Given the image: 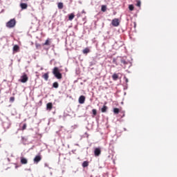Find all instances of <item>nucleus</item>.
Returning <instances> with one entry per match:
<instances>
[{
	"label": "nucleus",
	"mask_w": 177,
	"mask_h": 177,
	"mask_svg": "<svg viewBox=\"0 0 177 177\" xmlns=\"http://www.w3.org/2000/svg\"><path fill=\"white\" fill-rule=\"evenodd\" d=\"M41 160H42V157L41 156V155H37L35 157V158L33 159V161L35 164H38V162H39Z\"/></svg>",
	"instance_id": "nucleus-6"
},
{
	"label": "nucleus",
	"mask_w": 177,
	"mask_h": 177,
	"mask_svg": "<svg viewBox=\"0 0 177 177\" xmlns=\"http://www.w3.org/2000/svg\"><path fill=\"white\" fill-rule=\"evenodd\" d=\"M28 81V76L26 73H23V75L21 76V79L19 80V82L22 84H26Z\"/></svg>",
	"instance_id": "nucleus-3"
},
{
	"label": "nucleus",
	"mask_w": 177,
	"mask_h": 177,
	"mask_svg": "<svg viewBox=\"0 0 177 177\" xmlns=\"http://www.w3.org/2000/svg\"><path fill=\"white\" fill-rule=\"evenodd\" d=\"M113 63H115V64H116V66H118V64H117V62H115V59H113Z\"/></svg>",
	"instance_id": "nucleus-30"
},
{
	"label": "nucleus",
	"mask_w": 177,
	"mask_h": 177,
	"mask_svg": "<svg viewBox=\"0 0 177 177\" xmlns=\"http://www.w3.org/2000/svg\"><path fill=\"white\" fill-rule=\"evenodd\" d=\"M27 128V124H24L22 127V131H24Z\"/></svg>",
	"instance_id": "nucleus-29"
},
{
	"label": "nucleus",
	"mask_w": 177,
	"mask_h": 177,
	"mask_svg": "<svg viewBox=\"0 0 177 177\" xmlns=\"http://www.w3.org/2000/svg\"><path fill=\"white\" fill-rule=\"evenodd\" d=\"M137 3H136V6H138V8H140V5H141V2L140 0H137L136 1Z\"/></svg>",
	"instance_id": "nucleus-25"
},
{
	"label": "nucleus",
	"mask_w": 177,
	"mask_h": 177,
	"mask_svg": "<svg viewBox=\"0 0 177 177\" xmlns=\"http://www.w3.org/2000/svg\"><path fill=\"white\" fill-rule=\"evenodd\" d=\"M112 80L113 81H117V80H118V74L113 73V75H112Z\"/></svg>",
	"instance_id": "nucleus-14"
},
{
	"label": "nucleus",
	"mask_w": 177,
	"mask_h": 177,
	"mask_svg": "<svg viewBox=\"0 0 177 177\" xmlns=\"http://www.w3.org/2000/svg\"><path fill=\"white\" fill-rule=\"evenodd\" d=\"M58 9H63V3H58Z\"/></svg>",
	"instance_id": "nucleus-23"
},
{
	"label": "nucleus",
	"mask_w": 177,
	"mask_h": 177,
	"mask_svg": "<svg viewBox=\"0 0 177 177\" xmlns=\"http://www.w3.org/2000/svg\"><path fill=\"white\" fill-rule=\"evenodd\" d=\"M16 26V19H12L8 22L6 23V27L8 28H13Z\"/></svg>",
	"instance_id": "nucleus-2"
},
{
	"label": "nucleus",
	"mask_w": 177,
	"mask_h": 177,
	"mask_svg": "<svg viewBox=\"0 0 177 177\" xmlns=\"http://www.w3.org/2000/svg\"><path fill=\"white\" fill-rule=\"evenodd\" d=\"M10 102H11V103H13V102H15V97H10Z\"/></svg>",
	"instance_id": "nucleus-28"
},
{
	"label": "nucleus",
	"mask_w": 177,
	"mask_h": 177,
	"mask_svg": "<svg viewBox=\"0 0 177 177\" xmlns=\"http://www.w3.org/2000/svg\"><path fill=\"white\" fill-rule=\"evenodd\" d=\"M20 8L22 9V10H24V9H27V8H28V5H27L26 3H21Z\"/></svg>",
	"instance_id": "nucleus-8"
},
{
	"label": "nucleus",
	"mask_w": 177,
	"mask_h": 177,
	"mask_svg": "<svg viewBox=\"0 0 177 177\" xmlns=\"http://www.w3.org/2000/svg\"><path fill=\"white\" fill-rule=\"evenodd\" d=\"M102 154V150H100V148H95L94 150V155L95 157H99Z\"/></svg>",
	"instance_id": "nucleus-5"
},
{
	"label": "nucleus",
	"mask_w": 177,
	"mask_h": 177,
	"mask_svg": "<svg viewBox=\"0 0 177 177\" xmlns=\"http://www.w3.org/2000/svg\"><path fill=\"white\" fill-rule=\"evenodd\" d=\"M53 88H59V83H58L57 82H55L53 84Z\"/></svg>",
	"instance_id": "nucleus-20"
},
{
	"label": "nucleus",
	"mask_w": 177,
	"mask_h": 177,
	"mask_svg": "<svg viewBox=\"0 0 177 177\" xmlns=\"http://www.w3.org/2000/svg\"><path fill=\"white\" fill-rule=\"evenodd\" d=\"M43 46H50V39H47L44 44H42Z\"/></svg>",
	"instance_id": "nucleus-11"
},
{
	"label": "nucleus",
	"mask_w": 177,
	"mask_h": 177,
	"mask_svg": "<svg viewBox=\"0 0 177 177\" xmlns=\"http://www.w3.org/2000/svg\"><path fill=\"white\" fill-rule=\"evenodd\" d=\"M35 46L37 49H41V44H40L36 43Z\"/></svg>",
	"instance_id": "nucleus-26"
},
{
	"label": "nucleus",
	"mask_w": 177,
	"mask_h": 177,
	"mask_svg": "<svg viewBox=\"0 0 177 177\" xmlns=\"http://www.w3.org/2000/svg\"><path fill=\"white\" fill-rule=\"evenodd\" d=\"M89 52H91V50H89V48H86L83 50V53L84 55H86L87 53H89Z\"/></svg>",
	"instance_id": "nucleus-19"
},
{
	"label": "nucleus",
	"mask_w": 177,
	"mask_h": 177,
	"mask_svg": "<svg viewBox=\"0 0 177 177\" xmlns=\"http://www.w3.org/2000/svg\"><path fill=\"white\" fill-rule=\"evenodd\" d=\"M79 103L80 104H84L85 103V96L81 95L79 97Z\"/></svg>",
	"instance_id": "nucleus-7"
},
{
	"label": "nucleus",
	"mask_w": 177,
	"mask_h": 177,
	"mask_svg": "<svg viewBox=\"0 0 177 177\" xmlns=\"http://www.w3.org/2000/svg\"><path fill=\"white\" fill-rule=\"evenodd\" d=\"M27 162H28V160H27V158H21V163L22 164H27Z\"/></svg>",
	"instance_id": "nucleus-16"
},
{
	"label": "nucleus",
	"mask_w": 177,
	"mask_h": 177,
	"mask_svg": "<svg viewBox=\"0 0 177 177\" xmlns=\"http://www.w3.org/2000/svg\"><path fill=\"white\" fill-rule=\"evenodd\" d=\"M129 10H131V11L133 10V9H134L133 5H129Z\"/></svg>",
	"instance_id": "nucleus-27"
},
{
	"label": "nucleus",
	"mask_w": 177,
	"mask_h": 177,
	"mask_svg": "<svg viewBox=\"0 0 177 177\" xmlns=\"http://www.w3.org/2000/svg\"><path fill=\"white\" fill-rule=\"evenodd\" d=\"M53 74L55 75V78H57V80H62V75L59 71V68L55 67L53 69Z\"/></svg>",
	"instance_id": "nucleus-1"
},
{
	"label": "nucleus",
	"mask_w": 177,
	"mask_h": 177,
	"mask_svg": "<svg viewBox=\"0 0 177 177\" xmlns=\"http://www.w3.org/2000/svg\"><path fill=\"white\" fill-rule=\"evenodd\" d=\"M106 10H107V8L106 7V6H102V8H101L102 12H106Z\"/></svg>",
	"instance_id": "nucleus-24"
},
{
	"label": "nucleus",
	"mask_w": 177,
	"mask_h": 177,
	"mask_svg": "<svg viewBox=\"0 0 177 177\" xmlns=\"http://www.w3.org/2000/svg\"><path fill=\"white\" fill-rule=\"evenodd\" d=\"M92 113H93V117H95V115H97V111L96 109H93Z\"/></svg>",
	"instance_id": "nucleus-22"
},
{
	"label": "nucleus",
	"mask_w": 177,
	"mask_h": 177,
	"mask_svg": "<svg viewBox=\"0 0 177 177\" xmlns=\"http://www.w3.org/2000/svg\"><path fill=\"white\" fill-rule=\"evenodd\" d=\"M88 165H89V162L88 161H84L82 163L83 168H86V167H88Z\"/></svg>",
	"instance_id": "nucleus-17"
},
{
	"label": "nucleus",
	"mask_w": 177,
	"mask_h": 177,
	"mask_svg": "<svg viewBox=\"0 0 177 177\" xmlns=\"http://www.w3.org/2000/svg\"><path fill=\"white\" fill-rule=\"evenodd\" d=\"M12 50H13L14 53H17V52H19V50H20V47L17 45H15L13 46Z\"/></svg>",
	"instance_id": "nucleus-9"
},
{
	"label": "nucleus",
	"mask_w": 177,
	"mask_h": 177,
	"mask_svg": "<svg viewBox=\"0 0 177 177\" xmlns=\"http://www.w3.org/2000/svg\"><path fill=\"white\" fill-rule=\"evenodd\" d=\"M74 17H75V15L73 13H71L68 16V20H70L71 21V20H73L74 19Z\"/></svg>",
	"instance_id": "nucleus-18"
},
{
	"label": "nucleus",
	"mask_w": 177,
	"mask_h": 177,
	"mask_svg": "<svg viewBox=\"0 0 177 177\" xmlns=\"http://www.w3.org/2000/svg\"><path fill=\"white\" fill-rule=\"evenodd\" d=\"M42 78L45 80V81H48L49 80V73H46L42 75Z\"/></svg>",
	"instance_id": "nucleus-12"
},
{
	"label": "nucleus",
	"mask_w": 177,
	"mask_h": 177,
	"mask_svg": "<svg viewBox=\"0 0 177 177\" xmlns=\"http://www.w3.org/2000/svg\"><path fill=\"white\" fill-rule=\"evenodd\" d=\"M52 109H53V104H52V102H48L46 104V109L49 110V111H50V110H52Z\"/></svg>",
	"instance_id": "nucleus-10"
},
{
	"label": "nucleus",
	"mask_w": 177,
	"mask_h": 177,
	"mask_svg": "<svg viewBox=\"0 0 177 177\" xmlns=\"http://www.w3.org/2000/svg\"><path fill=\"white\" fill-rule=\"evenodd\" d=\"M120 63H122V64H124V68H127V65L129 64V63L127 61H125V59H121L120 60Z\"/></svg>",
	"instance_id": "nucleus-13"
},
{
	"label": "nucleus",
	"mask_w": 177,
	"mask_h": 177,
	"mask_svg": "<svg viewBox=\"0 0 177 177\" xmlns=\"http://www.w3.org/2000/svg\"><path fill=\"white\" fill-rule=\"evenodd\" d=\"M111 24L113 27H118L120 26V19L115 18L112 20Z\"/></svg>",
	"instance_id": "nucleus-4"
},
{
	"label": "nucleus",
	"mask_w": 177,
	"mask_h": 177,
	"mask_svg": "<svg viewBox=\"0 0 177 177\" xmlns=\"http://www.w3.org/2000/svg\"><path fill=\"white\" fill-rule=\"evenodd\" d=\"M126 82H128V79H126Z\"/></svg>",
	"instance_id": "nucleus-31"
},
{
	"label": "nucleus",
	"mask_w": 177,
	"mask_h": 177,
	"mask_svg": "<svg viewBox=\"0 0 177 177\" xmlns=\"http://www.w3.org/2000/svg\"><path fill=\"white\" fill-rule=\"evenodd\" d=\"M107 109H108L107 106L104 105V106L102 107V109H101L102 113H106V112H107Z\"/></svg>",
	"instance_id": "nucleus-15"
},
{
	"label": "nucleus",
	"mask_w": 177,
	"mask_h": 177,
	"mask_svg": "<svg viewBox=\"0 0 177 177\" xmlns=\"http://www.w3.org/2000/svg\"><path fill=\"white\" fill-rule=\"evenodd\" d=\"M113 113H114V114H119L120 113V109L114 108L113 109Z\"/></svg>",
	"instance_id": "nucleus-21"
}]
</instances>
